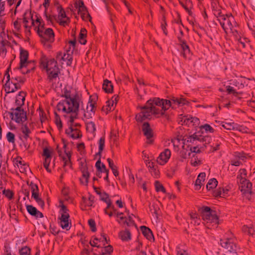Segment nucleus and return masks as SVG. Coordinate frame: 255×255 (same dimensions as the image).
<instances>
[{
	"label": "nucleus",
	"instance_id": "nucleus-1",
	"mask_svg": "<svg viewBox=\"0 0 255 255\" xmlns=\"http://www.w3.org/2000/svg\"><path fill=\"white\" fill-rule=\"evenodd\" d=\"M187 103L182 96L180 98L172 97L170 100L159 98L150 99L144 105V119H149L152 115L157 117L163 116L170 107H174V105L182 106Z\"/></svg>",
	"mask_w": 255,
	"mask_h": 255
},
{
	"label": "nucleus",
	"instance_id": "nucleus-2",
	"mask_svg": "<svg viewBox=\"0 0 255 255\" xmlns=\"http://www.w3.org/2000/svg\"><path fill=\"white\" fill-rule=\"evenodd\" d=\"M62 97L65 98V100L63 101L67 105L68 108L63 104L59 103L57 105L58 110L61 109L67 114L71 113H78L81 102L80 99L77 94L74 95L71 93L70 89H68L67 87H65L64 93Z\"/></svg>",
	"mask_w": 255,
	"mask_h": 255
},
{
	"label": "nucleus",
	"instance_id": "nucleus-3",
	"mask_svg": "<svg viewBox=\"0 0 255 255\" xmlns=\"http://www.w3.org/2000/svg\"><path fill=\"white\" fill-rule=\"evenodd\" d=\"M40 19L37 18L36 20L37 23H39V26L37 27V32L39 36L41 37V42L48 48L51 47L50 43L54 40V33L53 30L48 28L44 30L43 25L40 26L41 22Z\"/></svg>",
	"mask_w": 255,
	"mask_h": 255
},
{
	"label": "nucleus",
	"instance_id": "nucleus-4",
	"mask_svg": "<svg viewBox=\"0 0 255 255\" xmlns=\"http://www.w3.org/2000/svg\"><path fill=\"white\" fill-rule=\"evenodd\" d=\"M218 21L226 33L228 32H231L234 34L238 33L237 30L234 29L236 22L232 14L225 15L224 17L220 18V19H218Z\"/></svg>",
	"mask_w": 255,
	"mask_h": 255
},
{
	"label": "nucleus",
	"instance_id": "nucleus-5",
	"mask_svg": "<svg viewBox=\"0 0 255 255\" xmlns=\"http://www.w3.org/2000/svg\"><path fill=\"white\" fill-rule=\"evenodd\" d=\"M238 178L239 179V188L241 191L246 198L249 200L250 199L253 194L252 183L245 177H243L241 175L238 176Z\"/></svg>",
	"mask_w": 255,
	"mask_h": 255
},
{
	"label": "nucleus",
	"instance_id": "nucleus-6",
	"mask_svg": "<svg viewBox=\"0 0 255 255\" xmlns=\"http://www.w3.org/2000/svg\"><path fill=\"white\" fill-rule=\"evenodd\" d=\"M156 134L147 122H144V147L152 145L154 143Z\"/></svg>",
	"mask_w": 255,
	"mask_h": 255
},
{
	"label": "nucleus",
	"instance_id": "nucleus-7",
	"mask_svg": "<svg viewBox=\"0 0 255 255\" xmlns=\"http://www.w3.org/2000/svg\"><path fill=\"white\" fill-rule=\"evenodd\" d=\"M202 218L207 222L218 223V218L215 211L211 210L209 207H203L200 209Z\"/></svg>",
	"mask_w": 255,
	"mask_h": 255
},
{
	"label": "nucleus",
	"instance_id": "nucleus-8",
	"mask_svg": "<svg viewBox=\"0 0 255 255\" xmlns=\"http://www.w3.org/2000/svg\"><path fill=\"white\" fill-rule=\"evenodd\" d=\"M28 57V51L23 49H20V65L16 69L22 70V73L24 74H27L31 71H33L35 69L34 67H33L31 69H27L25 71L23 70L24 68H26L29 64V62L27 61Z\"/></svg>",
	"mask_w": 255,
	"mask_h": 255
},
{
	"label": "nucleus",
	"instance_id": "nucleus-9",
	"mask_svg": "<svg viewBox=\"0 0 255 255\" xmlns=\"http://www.w3.org/2000/svg\"><path fill=\"white\" fill-rule=\"evenodd\" d=\"M12 112H9V114L12 120L17 123H23L27 119L26 113L20 107H17L15 109H11Z\"/></svg>",
	"mask_w": 255,
	"mask_h": 255
},
{
	"label": "nucleus",
	"instance_id": "nucleus-10",
	"mask_svg": "<svg viewBox=\"0 0 255 255\" xmlns=\"http://www.w3.org/2000/svg\"><path fill=\"white\" fill-rule=\"evenodd\" d=\"M220 244L222 247L227 249L230 253L236 252L237 246L235 240L232 238H226L220 240Z\"/></svg>",
	"mask_w": 255,
	"mask_h": 255
},
{
	"label": "nucleus",
	"instance_id": "nucleus-11",
	"mask_svg": "<svg viewBox=\"0 0 255 255\" xmlns=\"http://www.w3.org/2000/svg\"><path fill=\"white\" fill-rule=\"evenodd\" d=\"M57 10L58 12L59 24L61 25L65 26L69 23L70 19L66 16L65 12L61 5H58L57 6Z\"/></svg>",
	"mask_w": 255,
	"mask_h": 255
},
{
	"label": "nucleus",
	"instance_id": "nucleus-12",
	"mask_svg": "<svg viewBox=\"0 0 255 255\" xmlns=\"http://www.w3.org/2000/svg\"><path fill=\"white\" fill-rule=\"evenodd\" d=\"M170 156V150L168 148H166L160 153L157 158V161L160 165H164L167 162Z\"/></svg>",
	"mask_w": 255,
	"mask_h": 255
},
{
	"label": "nucleus",
	"instance_id": "nucleus-13",
	"mask_svg": "<svg viewBox=\"0 0 255 255\" xmlns=\"http://www.w3.org/2000/svg\"><path fill=\"white\" fill-rule=\"evenodd\" d=\"M20 88V85L15 81L12 82L11 80L10 82H7L5 84V91L7 93H13Z\"/></svg>",
	"mask_w": 255,
	"mask_h": 255
},
{
	"label": "nucleus",
	"instance_id": "nucleus-14",
	"mask_svg": "<svg viewBox=\"0 0 255 255\" xmlns=\"http://www.w3.org/2000/svg\"><path fill=\"white\" fill-rule=\"evenodd\" d=\"M72 114L69 117L68 123L69 126L68 129L65 131L66 133L70 136V134L74 131L73 123L75 119L78 117V113H72Z\"/></svg>",
	"mask_w": 255,
	"mask_h": 255
},
{
	"label": "nucleus",
	"instance_id": "nucleus-15",
	"mask_svg": "<svg viewBox=\"0 0 255 255\" xmlns=\"http://www.w3.org/2000/svg\"><path fill=\"white\" fill-rule=\"evenodd\" d=\"M199 135L197 134V133H195L191 135L184 136L182 139L183 145L187 143H191L193 144H197L198 143V138Z\"/></svg>",
	"mask_w": 255,
	"mask_h": 255
},
{
	"label": "nucleus",
	"instance_id": "nucleus-16",
	"mask_svg": "<svg viewBox=\"0 0 255 255\" xmlns=\"http://www.w3.org/2000/svg\"><path fill=\"white\" fill-rule=\"evenodd\" d=\"M78 13L81 15V16L83 20L86 21L88 19L91 21V17L90 14L88 13L87 9L86 7L83 6L82 7L78 8Z\"/></svg>",
	"mask_w": 255,
	"mask_h": 255
},
{
	"label": "nucleus",
	"instance_id": "nucleus-17",
	"mask_svg": "<svg viewBox=\"0 0 255 255\" xmlns=\"http://www.w3.org/2000/svg\"><path fill=\"white\" fill-rule=\"evenodd\" d=\"M118 222L120 224L123 225V226H125V225H127V226H134L136 228H137L134 221L132 220V218L130 216H129L128 219L124 217H120V221H118Z\"/></svg>",
	"mask_w": 255,
	"mask_h": 255
},
{
	"label": "nucleus",
	"instance_id": "nucleus-18",
	"mask_svg": "<svg viewBox=\"0 0 255 255\" xmlns=\"http://www.w3.org/2000/svg\"><path fill=\"white\" fill-rule=\"evenodd\" d=\"M56 58L58 60H62L63 61H65V59H68V61L66 63L68 66H70L72 63V57L69 54L65 53L63 55L62 52H59L57 54Z\"/></svg>",
	"mask_w": 255,
	"mask_h": 255
},
{
	"label": "nucleus",
	"instance_id": "nucleus-19",
	"mask_svg": "<svg viewBox=\"0 0 255 255\" xmlns=\"http://www.w3.org/2000/svg\"><path fill=\"white\" fill-rule=\"evenodd\" d=\"M177 38L183 51V55L185 57L186 54L190 53L189 46L187 44L186 41L181 38V37L177 36Z\"/></svg>",
	"mask_w": 255,
	"mask_h": 255
},
{
	"label": "nucleus",
	"instance_id": "nucleus-20",
	"mask_svg": "<svg viewBox=\"0 0 255 255\" xmlns=\"http://www.w3.org/2000/svg\"><path fill=\"white\" fill-rule=\"evenodd\" d=\"M80 168L82 173L83 177L85 178V182L87 183L89 177V173L88 171V167L87 164L85 162H81Z\"/></svg>",
	"mask_w": 255,
	"mask_h": 255
},
{
	"label": "nucleus",
	"instance_id": "nucleus-21",
	"mask_svg": "<svg viewBox=\"0 0 255 255\" xmlns=\"http://www.w3.org/2000/svg\"><path fill=\"white\" fill-rule=\"evenodd\" d=\"M47 72L50 81H52L53 79L56 78L60 73L58 67L54 68L52 69H48L47 70Z\"/></svg>",
	"mask_w": 255,
	"mask_h": 255
},
{
	"label": "nucleus",
	"instance_id": "nucleus-22",
	"mask_svg": "<svg viewBox=\"0 0 255 255\" xmlns=\"http://www.w3.org/2000/svg\"><path fill=\"white\" fill-rule=\"evenodd\" d=\"M205 177L206 174L205 172L200 173L198 175L195 183V186L196 190H199L201 188L203 182H204L205 180Z\"/></svg>",
	"mask_w": 255,
	"mask_h": 255
},
{
	"label": "nucleus",
	"instance_id": "nucleus-23",
	"mask_svg": "<svg viewBox=\"0 0 255 255\" xmlns=\"http://www.w3.org/2000/svg\"><path fill=\"white\" fill-rule=\"evenodd\" d=\"M26 93L24 92L21 91L17 95L15 100V104L17 107H20L24 105L25 97Z\"/></svg>",
	"mask_w": 255,
	"mask_h": 255
},
{
	"label": "nucleus",
	"instance_id": "nucleus-24",
	"mask_svg": "<svg viewBox=\"0 0 255 255\" xmlns=\"http://www.w3.org/2000/svg\"><path fill=\"white\" fill-rule=\"evenodd\" d=\"M68 211V210L67 207L65 205H62L60 211L61 214V217L59 218L60 221L65 220V221H69V214Z\"/></svg>",
	"mask_w": 255,
	"mask_h": 255
},
{
	"label": "nucleus",
	"instance_id": "nucleus-25",
	"mask_svg": "<svg viewBox=\"0 0 255 255\" xmlns=\"http://www.w3.org/2000/svg\"><path fill=\"white\" fill-rule=\"evenodd\" d=\"M103 89L106 93H112L113 91V85L111 81L107 79L105 80L103 84Z\"/></svg>",
	"mask_w": 255,
	"mask_h": 255
},
{
	"label": "nucleus",
	"instance_id": "nucleus-26",
	"mask_svg": "<svg viewBox=\"0 0 255 255\" xmlns=\"http://www.w3.org/2000/svg\"><path fill=\"white\" fill-rule=\"evenodd\" d=\"M119 237L124 241H128L131 239V234L129 230L126 229L119 233Z\"/></svg>",
	"mask_w": 255,
	"mask_h": 255
},
{
	"label": "nucleus",
	"instance_id": "nucleus-27",
	"mask_svg": "<svg viewBox=\"0 0 255 255\" xmlns=\"http://www.w3.org/2000/svg\"><path fill=\"white\" fill-rule=\"evenodd\" d=\"M136 121L139 126V128L143 131V111H142L141 112L136 115L135 117Z\"/></svg>",
	"mask_w": 255,
	"mask_h": 255
},
{
	"label": "nucleus",
	"instance_id": "nucleus-28",
	"mask_svg": "<svg viewBox=\"0 0 255 255\" xmlns=\"http://www.w3.org/2000/svg\"><path fill=\"white\" fill-rule=\"evenodd\" d=\"M101 199L107 204V208H112L114 210V206L112 205L111 200L109 198L108 195L106 193L101 194Z\"/></svg>",
	"mask_w": 255,
	"mask_h": 255
},
{
	"label": "nucleus",
	"instance_id": "nucleus-29",
	"mask_svg": "<svg viewBox=\"0 0 255 255\" xmlns=\"http://www.w3.org/2000/svg\"><path fill=\"white\" fill-rule=\"evenodd\" d=\"M144 237L150 242L154 241V237L151 230L146 226H144Z\"/></svg>",
	"mask_w": 255,
	"mask_h": 255
},
{
	"label": "nucleus",
	"instance_id": "nucleus-30",
	"mask_svg": "<svg viewBox=\"0 0 255 255\" xmlns=\"http://www.w3.org/2000/svg\"><path fill=\"white\" fill-rule=\"evenodd\" d=\"M149 210L151 214L155 215V217L157 219L160 216L161 211L157 205H149Z\"/></svg>",
	"mask_w": 255,
	"mask_h": 255
},
{
	"label": "nucleus",
	"instance_id": "nucleus-31",
	"mask_svg": "<svg viewBox=\"0 0 255 255\" xmlns=\"http://www.w3.org/2000/svg\"><path fill=\"white\" fill-rule=\"evenodd\" d=\"M184 122L186 123V124H192L193 126H198L199 124V120L196 117H189L186 118L184 119Z\"/></svg>",
	"mask_w": 255,
	"mask_h": 255
},
{
	"label": "nucleus",
	"instance_id": "nucleus-32",
	"mask_svg": "<svg viewBox=\"0 0 255 255\" xmlns=\"http://www.w3.org/2000/svg\"><path fill=\"white\" fill-rule=\"evenodd\" d=\"M107 161L109 163V167L112 169L113 174L115 176H117L119 175V172L117 169V167L114 165L113 161L110 158H108Z\"/></svg>",
	"mask_w": 255,
	"mask_h": 255
},
{
	"label": "nucleus",
	"instance_id": "nucleus-33",
	"mask_svg": "<svg viewBox=\"0 0 255 255\" xmlns=\"http://www.w3.org/2000/svg\"><path fill=\"white\" fill-rule=\"evenodd\" d=\"M217 184V180L215 178H212L208 181L206 185V188L208 190H211L216 187Z\"/></svg>",
	"mask_w": 255,
	"mask_h": 255
},
{
	"label": "nucleus",
	"instance_id": "nucleus-34",
	"mask_svg": "<svg viewBox=\"0 0 255 255\" xmlns=\"http://www.w3.org/2000/svg\"><path fill=\"white\" fill-rule=\"evenodd\" d=\"M211 140V138L210 136L199 135L198 142H202L203 144L206 146L207 144H208L210 142Z\"/></svg>",
	"mask_w": 255,
	"mask_h": 255
},
{
	"label": "nucleus",
	"instance_id": "nucleus-35",
	"mask_svg": "<svg viewBox=\"0 0 255 255\" xmlns=\"http://www.w3.org/2000/svg\"><path fill=\"white\" fill-rule=\"evenodd\" d=\"M82 200L84 202V204H85V207H91L94 203V197L93 196L90 195L88 200H87L85 197H83Z\"/></svg>",
	"mask_w": 255,
	"mask_h": 255
},
{
	"label": "nucleus",
	"instance_id": "nucleus-36",
	"mask_svg": "<svg viewBox=\"0 0 255 255\" xmlns=\"http://www.w3.org/2000/svg\"><path fill=\"white\" fill-rule=\"evenodd\" d=\"M105 146V137L104 136L101 137L99 140V152L97 154L99 156H101L102 151L104 149Z\"/></svg>",
	"mask_w": 255,
	"mask_h": 255
},
{
	"label": "nucleus",
	"instance_id": "nucleus-37",
	"mask_svg": "<svg viewBox=\"0 0 255 255\" xmlns=\"http://www.w3.org/2000/svg\"><path fill=\"white\" fill-rule=\"evenodd\" d=\"M185 145L182 146V150L180 152V156L182 159H186L190 155V151L184 148Z\"/></svg>",
	"mask_w": 255,
	"mask_h": 255
},
{
	"label": "nucleus",
	"instance_id": "nucleus-38",
	"mask_svg": "<svg viewBox=\"0 0 255 255\" xmlns=\"http://www.w3.org/2000/svg\"><path fill=\"white\" fill-rule=\"evenodd\" d=\"M45 67H48V69H51L58 67L57 66V61L54 59H51L49 61H47V65H45Z\"/></svg>",
	"mask_w": 255,
	"mask_h": 255
},
{
	"label": "nucleus",
	"instance_id": "nucleus-39",
	"mask_svg": "<svg viewBox=\"0 0 255 255\" xmlns=\"http://www.w3.org/2000/svg\"><path fill=\"white\" fill-rule=\"evenodd\" d=\"M21 130L24 134L23 137L26 140L29 137V134L31 132V131L28 128L27 126L25 125L21 128Z\"/></svg>",
	"mask_w": 255,
	"mask_h": 255
},
{
	"label": "nucleus",
	"instance_id": "nucleus-40",
	"mask_svg": "<svg viewBox=\"0 0 255 255\" xmlns=\"http://www.w3.org/2000/svg\"><path fill=\"white\" fill-rule=\"evenodd\" d=\"M66 157H63V160L64 161V166H69L70 167L71 166V154L70 153H66Z\"/></svg>",
	"mask_w": 255,
	"mask_h": 255
},
{
	"label": "nucleus",
	"instance_id": "nucleus-41",
	"mask_svg": "<svg viewBox=\"0 0 255 255\" xmlns=\"http://www.w3.org/2000/svg\"><path fill=\"white\" fill-rule=\"evenodd\" d=\"M156 190L157 192L161 191L163 193L166 192L165 188L163 186L162 184H161L159 181H156L154 183Z\"/></svg>",
	"mask_w": 255,
	"mask_h": 255
},
{
	"label": "nucleus",
	"instance_id": "nucleus-42",
	"mask_svg": "<svg viewBox=\"0 0 255 255\" xmlns=\"http://www.w3.org/2000/svg\"><path fill=\"white\" fill-rule=\"evenodd\" d=\"M101 162L100 158L96 162L95 166L97 169V176H98L99 177L101 178V174L103 172L102 169L101 167Z\"/></svg>",
	"mask_w": 255,
	"mask_h": 255
},
{
	"label": "nucleus",
	"instance_id": "nucleus-43",
	"mask_svg": "<svg viewBox=\"0 0 255 255\" xmlns=\"http://www.w3.org/2000/svg\"><path fill=\"white\" fill-rule=\"evenodd\" d=\"M26 209L28 212L32 216H35L37 213V209L32 205H26Z\"/></svg>",
	"mask_w": 255,
	"mask_h": 255
},
{
	"label": "nucleus",
	"instance_id": "nucleus-44",
	"mask_svg": "<svg viewBox=\"0 0 255 255\" xmlns=\"http://www.w3.org/2000/svg\"><path fill=\"white\" fill-rule=\"evenodd\" d=\"M6 138L7 141L11 143L12 144H14L15 143V135L14 133H13L11 132H8L6 135Z\"/></svg>",
	"mask_w": 255,
	"mask_h": 255
},
{
	"label": "nucleus",
	"instance_id": "nucleus-45",
	"mask_svg": "<svg viewBox=\"0 0 255 255\" xmlns=\"http://www.w3.org/2000/svg\"><path fill=\"white\" fill-rule=\"evenodd\" d=\"M60 225L62 229H66L67 231L69 230L71 227V223L65 220L60 221Z\"/></svg>",
	"mask_w": 255,
	"mask_h": 255
},
{
	"label": "nucleus",
	"instance_id": "nucleus-46",
	"mask_svg": "<svg viewBox=\"0 0 255 255\" xmlns=\"http://www.w3.org/2000/svg\"><path fill=\"white\" fill-rule=\"evenodd\" d=\"M227 91L229 94H233L235 97H238L241 93L237 92L233 87L230 86H227L226 87Z\"/></svg>",
	"mask_w": 255,
	"mask_h": 255
},
{
	"label": "nucleus",
	"instance_id": "nucleus-47",
	"mask_svg": "<svg viewBox=\"0 0 255 255\" xmlns=\"http://www.w3.org/2000/svg\"><path fill=\"white\" fill-rule=\"evenodd\" d=\"M82 136L80 134V130L77 128H74V131L70 134V137L73 139H77L80 137Z\"/></svg>",
	"mask_w": 255,
	"mask_h": 255
},
{
	"label": "nucleus",
	"instance_id": "nucleus-48",
	"mask_svg": "<svg viewBox=\"0 0 255 255\" xmlns=\"http://www.w3.org/2000/svg\"><path fill=\"white\" fill-rule=\"evenodd\" d=\"M11 81L13 82L15 81V82H17L20 85L21 84H23L24 82V79L20 77L17 76H12L11 78Z\"/></svg>",
	"mask_w": 255,
	"mask_h": 255
},
{
	"label": "nucleus",
	"instance_id": "nucleus-49",
	"mask_svg": "<svg viewBox=\"0 0 255 255\" xmlns=\"http://www.w3.org/2000/svg\"><path fill=\"white\" fill-rule=\"evenodd\" d=\"M30 249L27 247L21 248L19 251L20 255H30Z\"/></svg>",
	"mask_w": 255,
	"mask_h": 255
},
{
	"label": "nucleus",
	"instance_id": "nucleus-50",
	"mask_svg": "<svg viewBox=\"0 0 255 255\" xmlns=\"http://www.w3.org/2000/svg\"><path fill=\"white\" fill-rule=\"evenodd\" d=\"M113 249L112 246L108 245L105 247V248L102 250V252L104 253L105 254H107L108 255H111V254L113 252Z\"/></svg>",
	"mask_w": 255,
	"mask_h": 255
},
{
	"label": "nucleus",
	"instance_id": "nucleus-51",
	"mask_svg": "<svg viewBox=\"0 0 255 255\" xmlns=\"http://www.w3.org/2000/svg\"><path fill=\"white\" fill-rule=\"evenodd\" d=\"M196 146H193V147H189V146H187L188 148H189V151L190 152V153L191 152H194V153H200V150L199 148V144L198 143L197 144H196Z\"/></svg>",
	"mask_w": 255,
	"mask_h": 255
},
{
	"label": "nucleus",
	"instance_id": "nucleus-52",
	"mask_svg": "<svg viewBox=\"0 0 255 255\" xmlns=\"http://www.w3.org/2000/svg\"><path fill=\"white\" fill-rule=\"evenodd\" d=\"M138 242V245L135 248V250L139 252V254H137V255H143L142 252V242Z\"/></svg>",
	"mask_w": 255,
	"mask_h": 255
},
{
	"label": "nucleus",
	"instance_id": "nucleus-53",
	"mask_svg": "<svg viewBox=\"0 0 255 255\" xmlns=\"http://www.w3.org/2000/svg\"><path fill=\"white\" fill-rule=\"evenodd\" d=\"M87 128L91 130V132H95L96 131V126L94 122H90L87 124Z\"/></svg>",
	"mask_w": 255,
	"mask_h": 255
},
{
	"label": "nucleus",
	"instance_id": "nucleus-54",
	"mask_svg": "<svg viewBox=\"0 0 255 255\" xmlns=\"http://www.w3.org/2000/svg\"><path fill=\"white\" fill-rule=\"evenodd\" d=\"M146 166H147L148 168H150L149 170L150 172H152V171H153L155 172V174L156 175H157L158 174L159 172L158 170H156V169L154 168V166L153 165V162H148V163L147 164L146 163Z\"/></svg>",
	"mask_w": 255,
	"mask_h": 255
},
{
	"label": "nucleus",
	"instance_id": "nucleus-55",
	"mask_svg": "<svg viewBox=\"0 0 255 255\" xmlns=\"http://www.w3.org/2000/svg\"><path fill=\"white\" fill-rule=\"evenodd\" d=\"M202 128L205 129V130L207 132H210L212 133L214 132V130L212 127H211L208 124H205L201 127Z\"/></svg>",
	"mask_w": 255,
	"mask_h": 255
},
{
	"label": "nucleus",
	"instance_id": "nucleus-56",
	"mask_svg": "<svg viewBox=\"0 0 255 255\" xmlns=\"http://www.w3.org/2000/svg\"><path fill=\"white\" fill-rule=\"evenodd\" d=\"M88 224L91 228L92 232H95L96 231L95 222L93 219H90L88 220Z\"/></svg>",
	"mask_w": 255,
	"mask_h": 255
},
{
	"label": "nucleus",
	"instance_id": "nucleus-57",
	"mask_svg": "<svg viewBox=\"0 0 255 255\" xmlns=\"http://www.w3.org/2000/svg\"><path fill=\"white\" fill-rule=\"evenodd\" d=\"M94 108L95 103H92L91 102L90 104L87 106V112L88 113L89 112H90L94 115L95 113Z\"/></svg>",
	"mask_w": 255,
	"mask_h": 255
},
{
	"label": "nucleus",
	"instance_id": "nucleus-58",
	"mask_svg": "<svg viewBox=\"0 0 255 255\" xmlns=\"http://www.w3.org/2000/svg\"><path fill=\"white\" fill-rule=\"evenodd\" d=\"M3 194L8 199H11L13 196V192L9 189H7V190L4 189L3 191Z\"/></svg>",
	"mask_w": 255,
	"mask_h": 255
},
{
	"label": "nucleus",
	"instance_id": "nucleus-59",
	"mask_svg": "<svg viewBox=\"0 0 255 255\" xmlns=\"http://www.w3.org/2000/svg\"><path fill=\"white\" fill-rule=\"evenodd\" d=\"M51 158H45L44 161L43 163V166L45 167V168L46 169V170L50 172L51 170L49 168V165L51 162Z\"/></svg>",
	"mask_w": 255,
	"mask_h": 255
},
{
	"label": "nucleus",
	"instance_id": "nucleus-60",
	"mask_svg": "<svg viewBox=\"0 0 255 255\" xmlns=\"http://www.w3.org/2000/svg\"><path fill=\"white\" fill-rule=\"evenodd\" d=\"M30 187L31 188V192L35 193L38 192L39 189L38 186L32 182H31L30 184Z\"/></svg>",
	"mask_w": 255,
	"mask_h": 255
},
{
	"label": "nucleus",
	"instance_id": "nucleus-61",
	"mask_svg": "<svg viewBox=\"0 0 255 255\" xmlns=\"http://www.w3.org/2000/svg\"><path fill=\"white\" fill-rule=\"evenodd\" d=\"M42 155L45 157V158H51V152L47 148L43 149Z\"/></svg>",
	"mask_w": 255,
	"mask_h": 255
},
{
	"label": "nucleus",
	"instance_id": "nucleus-62",
	"mask_svg": "<svg viewBox=\"0 0 255 255\" xmlns=\"http://www.w3.org/2000/svg\"><path fill=\"white\" fill-rule=\"evenodd\" d=\"M222 126L225 129L228 130H231L234 128V126L233 124L231 123H223Z\"/></svg>",
	"mask_w": 255,
	"mask_h": 255
},
{
	"label": "nucleus",
	"instance_id": "nucleus-63",
	"mask_svg": "<svg viewBox=\"0 0 255 255\" xmlns=\"http://www.w3.org/2000/svg\"><path fill=\"white\" fill-rule=\"evenodd\" d=\"M235 156L236 158L242 160H244L245 158H246V155L245 153L239 152H236L235 153Z\"/></svg>",
	"mask_w": 255,
	"mask_h": 255
},
{
	"label": "nucleus",
	"instance_id": "nucleus-64",
	"mask_svg": "<svg viewBox=\"0 0 255 255\" xmlns=\"http://www.w3.org/2000/svg\"><path fill=\"white\" fill-rule=\"evenodd\" d=\"M55 123L57 125V127L58 129L59 130H61L62 128V122H61V121L60 118L58 117L57 116V117L56 118Z\"/></svg>",
	"mask_w": 255,
	"mask_h": 255
}]
</instances>
